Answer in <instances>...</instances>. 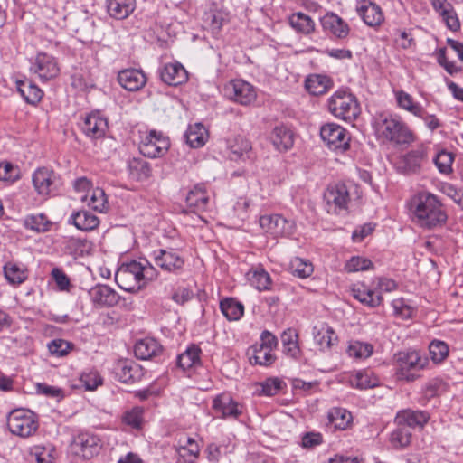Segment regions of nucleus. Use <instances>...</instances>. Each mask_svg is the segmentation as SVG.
Instances as JSON below:
<instances>
[{"label": "nucleus", "mask_w": 463, "mask_h": 463, "mask_svg": "<svg viewBox=\"0 0 463 463\" xmlns=\"http://www.w3.org/2000/svg\"><path fill=\"white\" fill-rule=\"evenodd\" d=\"M412 222L423 229H435L445 224L448 215L439 198L429 192H420L409 203Z\"/></svg>", "instance_id": "nucleus-1"}, {"label": "nucleus", "mask_w": 463, "mask_h": 463, "mask_svg": "<svg viewBox=\"0 0 463 463\" xmlns=\"http://www.w3.org/2000/svg\"><path fill=\"white\" fill-rule=\"evenodd\" d=\"M157 276V269L146 259L132 260L119 266L115 273V281L121 289L133 292Z\"/></svg>", "instance_id": "nucleus-2"}, {"label": "nucleus", "mask_w": 463, "mask_h": 463, "mask_svg": "<svg viewBox=\"0 0 463 463\" xmlns=\"http://www.w3.org/2000/svg\"><path fill=\"white\" fill-rule=\"evenodd\" d=\"M372 127L378 139L397 145H410L415 137L408 125L397 114L381 112L373 116Z\"/></svg>", "instance_id": "nucleus-3"}, {"label": "nucleus", "mask_w": 463, "mask_h": 463, "mask_svg": "<svg viewBox=\"0 0 463 463\" xmlns=\"http://www.w3.org/2000/svg\"><path fill=\"white\" fill-rule=\"evenodd\" d=\"M330 113L344 121L352 122L360 115L361 109L354 94L345 90H336L327 100Z\"/></svg>", "instance_id": "nucleus-4"}, {"label": "nucleus", "mask_w": 463, "mask_h": 463, "mask_svg": "<svg viewBox=\"0 0 463 463\" xmlns=\"http://www.w3.org/2000/svg\"><path fill=\"white\" fill-rule=\"evenodd\" d=\"M7 426L13 434L22 438H27L36 432L39 424L37 417L33 411L24 409H17L9 414Z\"/></svg>", "instance_id": "nucleus-5"}, {"label": "nucleus", "mask_w": 463, "mask_h": 463, "mask_svg": "<svg viewBox=\"0 0 463 463\" xmlns=\"http://www.w3.org/2000/svg\"><path fill=\"white\" fill-rule=\"evenodd\" d=\"M320 137L326 146L336 153H344L350 147L349 132L336 123L323 125L320 128Z\"/></svg>", "instance_id": "nucleus-6"}, {"label": "nucleus", "mask_w": 463, "mask_h": 463, "mask_svg": "<svg viewBox=\"0 0 463 463\" xmlns=\"http://www.w3.org/2000/svg\"><path fill=\"white\" fill-rule=\"evenodd\" d=\"M170 147V140L162 132L151 130L146 132L139 143L140 153L149 158L163 156Z\"/></svg>", "instance_id": "nucleus-7"}, {"label": "nucleus", "mask_w": 463, "mask_h": 463, "mask_svg": "<svg viewBox=\"0 0 463 463\" xmlns=\"http://www.w3.org/2000/svg\"><path fill=\"white\" fill-rule=\"evenodd\" d=\"M33 184L37 194L44 197L56 194L62 185L60 175L46 167L38 168L33 172Z\"/></svg>", "instance_id": "nucleus-8"}, {"label": "nucleus", "mask_w": 463, "mask_h": 463, "mask_svg": "<svg viewBox=\"0 0 463 463\" xmlns=\"http://www.w3.org/2000/svg\"><path fill=\"white\" fill-rule=\"evenodd\" d=\"M324 199L327 213L335 214L345 213L351 200L349 190L343 183L329 185L325 192Z\"/></svg>", "instance_id": "nucleus-9"}, {"label": "nucleus", "mask_w": 463, "mask_h": 463, "mask_svg": "<svg viewBox=\"0 0 463 463\" xmlns=\"http://www.w3.org/2000/svg\"><path fill=\"white\" fill-rule=\"evenodd\" d=\"M151 258L158 268L168 273L177 274L184 266V259L172 248L156 249L152 251Z\"/></svg>", "instance_id": "nucleus-10"}, {"label": "nucleus", "mask_w": 463, "mask_h": 463, "mask_svg": "<svg viewBox=\"0 0 463 463\" xmlns=\"http://www.w3.org/2000/svg\"><path fill=\"white\" fill-rule=\"evenodd\" d=\"M224 91L230 99L243 106L250 105L257 98L254 86L241 79L231 80L225 85Z\"/></svg>", "instance_id": "nucleus-11"}, {"label": "nucleus", "mask_w": 463, "mask_h": 463, "mask_svg": "<svg viewBox=\"0 0 463 463\" xmlns=\"http://www.w3.org/2000/svg\"><path fill=\"white\" fill-rule=\"evenodd\" d=\"M319 21L323 32L331 39L343 41L350 33L349 24L333 12H327Z\"/></svg>", "instance_id": "nucleus-12"}, {"label": "nucleus", "mask_w": 463, "mask_h": 463, "mask_svg": "<svg viewBox=\"0 0 463 463\" xmlns=\"http://www.w3.org/2000/svg\"><path fill=\"white\" fill-rule=\"evenodd\" d=\"M260 225L265 232L274 237L290 236L295 232L294 222L279 214L261 216L260 218Z\"/></svg>", "instance_id": "nucleus-13"}, {"label": "nucleus", "mask_w": 463, "mask_h": 463, "mask_svg": "<svg viewBox=\"0 0 463 463\" xmlns=\"http://www.w3.org/2000/svg\"><path fill=\"white\" fill-rule=\"evenodd\" d=\"M30 71L36 74L42 81L56 78L60 68L54 57L47 53H38L31 63Z\"/></svg>", "instance_id": "nucleus-14"}, {"label": "nucleus", "mask_w": 463, "mask_h": 463, "mask_svg": "<svg viewBox=\"0 0 463 463\" xmlns=\"http://www.w3.org/2000/svg\"><path fill=\"white\" fill-rule=\"evenodd\" d=\"M213 410L222 419L236 420L242 414V405L228 393L217 395L212 405Z\"/></svg>", "instance_id": "nucleus-15"}, {"label": "nucleus", "mask_w": 463, "mask_h": 463, "mask_svg": "<svg viewBox=\"0 0 463 463\" xmlns=\"http://www.w3.org/2000/svg\"><path fill=\"white\" fill-rule=\"evenodd\" d=\"M352 296L361 304L370 307H378L383 304V298L375 288H371L364 282H356L351 287Z\"/></svg>", "instance_id": "nucleus-16"}, {"label": "nucleus", "mask_w": 463, "mask_h": 463, "mask_svg": "<svg viewBox=\"0 0 463 463\" xmlns=\"http://www.w3.org/2000/svg\"><path fill=\"white\" fill-rule=\"evenodd\" d=\"M229 157L232 161H242L252 159L251 143L243 136L237 135L227 140Z\"/></svg>", "instance_id": "nucleus-17"}, {"label": "nucleus", "mask_w": 463, "mask_h": 463, "mask_svg": "<svg viewBox=\"0 0 463 463\" xmlns=\"http://www.w3.org/2000/svg\"><path fill=\"white\" fill-rule=\"evenodd\" d=\"M118 84L128 91H137L146 83L147 78L142 70L125 69L118 74Z\"/></svg>", "instance_id": "nucleus-18"}, {"label": "nucleus", "mask_w": 463, "mask_h": 463, "mask_svg": "<svg viewBox=\"0 0 463 463\" xmlns=\"http://www.w3.org/2000/svg\"><path fill=\"white\" fill-rule=\"evenodd\" d=\"M185 203L191 212H203L208 209L210 193L204 184H195L186 194Z\"/></svg>", "instance_id": "nucleus-19"}, {"label": "nucleus", "mask_w": 463, "mask_h": 463, "mask_svg": "<svg viewBox=\"0 0 463 463\" xmlns=\"http://www.w3.org/2000/svg\"><path fill=\"white\" fill-rule=\"evenodd\" d=\"M89 295L93 306L97 307H114L120 298L113 288L106 285H97L89 290Z\"/></svg>", "instance_id": "nucleus-20"}, {"label": "nucleus", "mask_w": 463, "mask_h": 463, "mask_svg": "<svg viewBox=\"0 0 463 463\" xmlns=\"http://www.w3.org/2000/svg\"><path fill=\"white\" fill-rule=\"evenodd\" d=\"M161 80L171 86H178L188 80V73L180 62L165 63L159 69Z\"/></svg>", "instance_id": "nucleus-21"}, {"label": "nucleus", "mask_w": 463, "mask_h": 463, "mask_svg": "<svg viewBox=\"0 0 463 463\" xmlns=\"http://www.w3.org/2000/svg\"><path fill=\"white\" fill-rule=\"evenodd\" d=\"M420 357L415 351L399 354L396 364V375L400 380L413 381L414 374L411 369L420 367Z\"/></svg>", "instance_id": "nucleus-22"}, {"label": "nucleus", "mask_w": 463, "mask_h": 463, "mask_svg": "<svg viewBox=\"0 0 463 463\" xmlns=\"http://www.w3.org/2000/svg\"><path fill=\"white\" fill-rule=\"evenodd\" d=\"M294 137L292 129L281 124L272 129L269 135V140L278 151L286 152L292 148Z\"/></svg>", "instance_id": "nucleus-23"}, {"label": "nucleus", "mask_w": 463, "mask_h": 463, "mask_svg": "<svg viewBox=\"0 0 463 463\" xmlns=\"http://www.w3.org/2000/svg\"><path fill=\"white\" fill-rule=\"evenodd\" d=\"M334 86V80L326 74L313 73L307 76L305 89L313 96H320L328 92Z\"/></svg>", "instance_id": "nucleus-24"}, {"label": "nucleus", "mask_w": 463, "mask_h": 463, "mask_svg": "<svg viewBox=\"0 0 463 463\" xmlns=\"http://www.w3.org/2000/svg\"><path fill=\"white\" fill-rule=\"evenodd\" d=\"M430 419V415L424 411H413V410H402L399 411L395 417V422L404 427H423Z\"/></svg>", "instance_id": "nucleus-25"}, {"label": "nucleus", "mask_w": 463, "mask_h": 463, "mask_svg": "<svg viewBox=\"0 0 463 463\" xmlns=\"http://www.w3.org/2000/svg\"><path fill=\"white\" fill-rule=\"evenodd\" d=\"M326 417V426L335 430H345L351 426L353 422V416L351 412L341 407L331 408L327 411Z\"/></svg>", "instance_id": "nucleus-26"}, {"label": "nucleus", "mask_w": 463, "mask_h": 463, "mask_svg": "<svg viewBox=\"0 0 463 463\" xmlns=\"http://www.w3.org/2000/svg\"><path fill=\"white\" fill-rule=\"evenodd\" d=\"M175 450L179 459L184 463H194L200 455L199 444L191 437L180 438Z\"/></svg>", "instance_id": "nucleus-27"}, {"label": "nucleus", "mask_w": 463, "mask_h": 463, "mask_svg": "<svg viewBox=\"0 0 463 463\" xmlns=\"http://www.w3.org/2000/svg\"><path fill=\"white\" fill-rule=\"evenodd\" d=\"M136 0H106L109 15L117 20L128 18L136 9Z\"/></svg>", "instance_id": "nucleus-28"}, {"label": "nucleus", "mask_w": 463, "mask_h": 463, "mask_svg": "<svg viewBox=\"0 0 463 463\" xmlns=\"http://www.w3.org/2000/svg\"><path fill=\"white\" fill-rule=\"evenodd\" d=\"M357 13L363 21L371 27L378 26L383 21V14L379 5L364 1L358 7Z\"/></svg>", "instance_id": "nucleus-29"}, {"label": "nucleus", "mask_w": 463, "mask_h": 463, "mask_svg": "<svg viewBox=\"0 0 463 463\" xmlns=\"http://www.w3.org/2000/svg\"><path fill=\"white\" fill-rule=\"evenodd\" d=\"M290 27L299 34L308 36L316 31V23L311 16L303 13L296 12L288 16Z\"/></svg>", "instance_id": "nucleus-30"}, {"label": "nucleus", "mask_w": 463, "mask_h": 463, "mask_svg": "<svg viewBox=\"0 0 463 463\" xmlns=\"http://www.w3.org/2000/svg\"><path fill=\"white\" fill-rule=\"evenodd\" d=\"M162 352L161 345L152 337L138 340L134 346V353L137 359L149 360Z\"/></svg>", "instance_id": "nucleus-31"}, {"label": "nucleus", "mask_w": 463, "mask_h": 463, "mask_svg": "<svg viewBox=\"0 0 463 463\" xmlns=\"http://www.w3.org/2000/svg\"><path fill=\"white\" fill-rule=\"evenodd\" d=\"M313 337L315 343L319 345L321 350L330 348L337 341L334 329L325 323L316 325L313 327Z\"/></svg>", "instance_id": "nucleus-32"}, {"label": "nucleus", "mask_w": 463, "mask_h": 463, "mask_svg": "<svg viewBox=\"0 0 463 463\" xmlns=\"http://www.w3.org/2000/svg\"><path fill=\"white\" fill-rule=\"evenodd\" d=\"M116 376L121 383H134L140 377V367L133 361H119L115 367Z\"/></svg>", "instance_id": "nucleus-33"}, {"label": "nucleus", "mask_w": 463, "mask_h": 463, "mask_svg": "<svg viewBox=\"0 0 463 463\" xmlns=\"http://www.w3.org/2000/svg\"><path fill=\"white\" fill-rule=\"evenodd\" d=\"M247 354L251 364L260 366H269L276 359L274 353L270 349L261 347L257 344L249 348Z\"/></svg>", "instance_id": "nucleus-34"}, {"label": "nucleus", "mask_w": 463, "mask_h": 463, "mask_svg": "<svg viewBox=\"0 0 463 463\" xmlns=\"http://www.w3.org/2000/svg\"><path fill=\"white\" fill-rule=\"evenodd\" d=\"M202 350L196 345H190L177 356V364L184 371L196 367L201 364Z\"/></svg>", "instance_id": "nucleus-35"}, {"label": "nucleus", "mask_w": 463, "mask_h": 463, "mask_svg": "<svg viewBox=\"0 0 463 463\" xmlns=\"http://www.w3.org/2000/svg\"><path fill=\"white\" fill-rule=\"evenodd\" d=\"M350 383L357 389H370L379 384V379L370 369L360 370L350 377Z\"/></svg>", "instance_id": "nucleus-36"}, {"label": "nucleus", "mask_w": 463, "mask_h": 463, "mask_svg": "<svg viewBox=\"0 0 463 463\" xmlns=\"http://www.w3.org/2000/svg\"><path fill=\"white\" fill-rule=\"evenodd\" d=\"M394 97L397 106L413 116H421L423 106L415 101L413 97L408 92L399 90H394Z\"/></svg>", "instance_id": "nucleus-37"}, {"label": "nucleus", "mask_w": 463, "mask_h": 463, "mask_svg": "<svg viewBox=\"0 0 463 463\" xmlns=\"http://www.w3.org/2000/svg\"><path fill=\"white\" fill-rule=\"evenodd\" d=\"M17 90L23 99L29 104L35 105L43 98V91L31 80H18Z\"/></svg>", "instance_id": "nucleus-38"}, {"label": "nucleus", "mask_w": 463, "mask_h": 463, "mask_svg": "<svg viewBox=\"0 0 463 463\" xmlns=\"http://www.w3.org/2000/svg\"><path fill=\"white\" fill-rule=\"evenodd\" d=\"M220 309L229 321H238L244 314V306L233 298H226L220 301Z\"/></svg>", "instance_id": "nucleus-39"}, {"label": "nucleus", "mask_w": 463, "mask_h": 463, "mask_svg": "<svg viewBox=\"0 0 463 463\" xmlns=\"http://www.w3.org/2000/svg\"><path fill=\"white\" fill-rule=\"evenodd\" d=\"M186 143L194 148L203 146L208 139V131L201 123L190 125L185 132Z\"/></svg>", "instance_id": "nucleus-40"}, {"label": "nucleus", "mask_w": 463, "mask_h": 463, "mask_svg": "<svg viewBox=\"0 0 463 463\" xmlns=\"http://www.w3.org/2000/svg\"><path fill=\"white\" fill-rule=\"evenodd\" d=\"M425 157L426 150L424 147L420 146L417 149L411 150L405 154L401 160L402 168L407 173H415L420 168Z\"/></svg>", "instance_id": "nucleus-41"}, {"label": "nucleus", "mask_w": 463, "mask_h": 463, "mask_svg": "<svg viewBox=\"0 0 463 463\" xmlns=\"http://www.w3.org/2000/svg\"><path fill=\"white\" fill-rule=\"evenodd\" d=\"M108 130L107 118L100 111H93L89 114V136L99 139L105 136Z\"/></svg>", "instance_id": "nucleus-42"}, {"label": "nucleus", "mask_w": 463, "mask_h": 463, "mask_svg": "<svg viewBox=\"0 0 463 463\" xmlns=\"http://www.w3.org/2000/svg\"><path fill=\"white\" fill-rule=\"evenodd\" d=\"M30 455L37 463H52L57 457V451L52 444L35 445L30 449Z\"/></svg>", "instance_id": "nucleus-43"}, {"label": "nucleus", "mask_w": 463, "mask_h": 463, "mask_svg": "<svg viewBox=\"0 0 463 463\" xmlns=\"http://www.w3.org/2000/svg\"><path fill=\"white\" fill-rule=\"evenodd\" d=\"M347 354L356 360H364L370 357L373 353V345L361 342V341H350L346 349Z\"/></svg>", "instance_id": "nucleus-44"}, {"label": "nucleus", "mask_w": 463, "mask_h": 463, "mask_svg": "<svg viewBox=\"0 0 463 463\" xmlns=\"http://www.w3.org/2000/svg\"><path fill=\"white\" fill-rule=\"evenodd\" d=\"M52 224L43 213L28 215L24 219V227L38 233L50 231Z\"/></svg>", "instance_id": "nucleus-45"}, {"label": "nucleus", "mask_w": 463, "mask_h": 463, "mask_svg": "<svg viewBox=\"0 0 463 463\" xmlns=\"http://www.w3.org/2000/svg\"><path fill=\"white\" fill-rule=\"evenodd\" d=\"M289 269L294 276L300 279L310 277L314 271L312 262L299 257H295L290 260Z\"/></svg>", "instance_id": "nucleus-46"}, {"label": "nucleus", "mask_w": 463, "mask_h": 463, "mask_svg": "<svg viewBox=\"0 0 463 463\" xmlns=\"http://www.w3.org/2000/svg\"><path fill=\"white\" fill-rule=\"evenodd\" d=\"M281 342L284 352L291 356L296 357L299 353L298 344V333L293 328L286 329L281 335Z\"/></svg>", "instance_id": "nucleus-47"}, {"label": "nucleus", "mask_w": 463, "mask_h": 463, "mask_svg": "<svg viewBox=\"0 0 463 463\" xmlns=\"http://www.w3.org/2000/svg\"><path fill=\"white\" fill-rule=\"evenodd\" d=\"M4 273L8 282L14 285L23 283L27 278L26 269L14 262H7L4 266Z\"/></svg>", "instance_id": "nucleus-48"}, {"label": "nucleus", "mask_w": 463, "mask_h": 463, "mask_svg": "<svg viewBox=\"0 0 463 463\" xmlns=\"http://www.w3.org/2000/svg\"><path fill=\"white\" fill-rule=\"evenodd\" d=\"M122 422L133 430H140L144 423V409L136 406L125 411L122 415Z\"/></svg>", "instance_id": "nucleus-49"}, {"label": "nucleus", "mask_w": 463, "mask_h": 463, "mask_svg": "<svg viewBox=\"0 0 463 463\" xmlns=\"http://www.w3.org/2000/svg\"><path fill=\"white\" fill-rule=\"evenodd\" d=\"M109 207L104 190L99 187L93 189L89 199V208L99 213H106Z\"/></svg>", "instance_id": "nucleus-50"}, {"label": "nucleus", "mask_w": 463, "mask_h": 463, "mask_svg": "<svg viewBox=\"0 0 463 463\" xmlns=\"http://www.w3.org/2000/svg\"><path fill=\"white\" fill-rule=\"evenodd\" d=\"M430 358L435 364L442 363L449 355V348L447 343L441 340H432L429 345Z\"/></svg>", "instance_id": "nucleus-51"}, {"label": "nucleus", "mask_w": 463, "mask_h": 463, "mask_svg": "<svg viewBox=\"0 0 463 463\" xmlns=\"http://www.w3.org/2000/svg\"><path fill=\"white\" fill-rule=\"evenodd\" d=\"M344 269L349 273L370 270L373 269V263L367 258L354 256L345 262Z\"/></svg>", "instance_id": "nucleus-52"}, {"label": "nucleus", "mask_w": 463, "mask_h": 463, "mask_svg": "<svg viewBox=\"0 0 463 463\" xmlns=\"http://www.w3.org/2000/svg\"><path fill=\"white\" fill-rule=\"evenodd\" d=\"M249 280L252 286H254L258 290H267L269 288L270 285V277L268 272L264 269L259 268L248 274Z\"/></svg>", "instance_id": "nucleus-53"}, {"label": "nucleus", "mask_w": 463, "mask_h": 463, "mask_svg": "<svg viewBox=\"0 0 463 463\" xmlns=\"http://www.w3.org/2000/svg\"><path fill=\"white\" fill-rule=\"evenodd\" d=\"M411 433L403 425L399 426L390 435V442L395 449L408 446L411 442Z\"/></svg>", "instance_id": "nucleus-54"}, {"label": "nucleus", "mask_w": 463, "mask_h": 463, "mask_svg": "<svg viewBox=\"0 0 463 463\" xmlns=\"http://www.w3.org/2000/svg\"><path fill=\"white\" fill-rule=\"evenodd\" d=\"M453 161V154L446 150H440L433 158V162L439 171L445 175H448L452 171Z\"/></svg>", "instance_id": "nucleus-55"}, {"label": "nucleus", "mask_w": 463, "mask_h": 463, "mask_svg": "<svg viewBox=\"0 0 463 463\" xmlns=\"http://www.w3.org/2000/svg\"><path fill=\"white\" fill-rule=\"evenodd\" d=\"M130 175L137 180H144L150 176L151 168L149 165L143 160L134 159L129 163Z\"/></svg>", "instance_id": "nucleus-56"}, {"label": "nucleus", "mask_w": 463, "mask_h": 463, "mask_svg": "<svg viewBox=\"0 0 463 463\" xmlns=\"http://www.w3.org/2000/svg\"><path fill=\"white\" fill-rule=\"evenodd\" d=\"M448 389V384L440 378H434L430 380L424 388V394L427 398H432L445 392Z\"/></svg>", "instance_id": "nucleus-57"}, {"label": "nucleus", "mask_w": 463, "mask_h": 463, "mask_svg": "<svg viewBox=\"0 0 463 463\" xmlns=\"http://www.w3.org/2000/svg\"><path fill=\"white\" fill-rule=\"evenodd\" d=\"M391 305L396 317H399L402 319H408L411 317L413 314V308L407 303L404 298H400L393 299Z\"/></svg>", "instance_id": "nucleus-58"}, {"label": "nucleus", "mask_w": 463, "mask_h": 463, "mask_svg": "<svg viewBox=\"0 0 463 463\" xmlns=\"http://www.w3.org/2000/svg\"><path fill=\"white\" fill-rule=\"evenodd\" d=\"M48 349L52 355L62 357L68 354L71 345L63 339H54L48 344Z\"/></svg>", "instance_id": "nucleus-59"}, {"label": "nucleus", "mask_w": 463, "mask_h": 463, "mask_svg": "<svg viewBox=\"0 0 463 463\" xmlns=\"http://www.w3.org/2000/svg\"><path fill=\"white\" fill-rule=\"evenodd\" d=\"M283 382L279 378H269L260 383L261 390L260 394L265 396H273L282 388Z\"/></svg>", "instance_id": "nucleus-60"}, {"label": "nucleus", "mask_w": 463, "mask_h": 463, "mask_svg": "<svg viewBox=\"0 0 463 463\" xmlns=\"http://www.w3.org/2000/svg\"><path fill=\"white\" fill-rule=\"evenodd\" d=\"M68 224L73 225L81 232L87 231V210L81 209L73 211L67 221Z\"/></svg>", "instance_id": "nucleus-61"}, {"label": "nucleus", "mask_w": 463, "mask_h": 463, "mask_svg": "<svg viewBox=\"0 0 463 463\" xmlns=\"http://www.w3.org/2000/svg\"><path fill=\"white\" fill-rule=\"evenodd\" d=\"M36 392L39 394L53 398L57 401H60L64 397L62 389L56 386L48 385L46 383H37Z\"/></svg>", "instance_id": "nucleus-62"}, {"label": "nucleus", "mask_w": 463, "mask_h": 463, "mask_svg": "<svg viewBox=\"0 0 463 463\" xmlns=\"http://www.w3.org/2000/svg\"><path fill=\"white\" fill-rule=\"evenodd\" d=\"M87 439L85 434L75 437L70 444V452L80 458H85Z\"/></svg>", "instance_id": "nucleus-63"}, {"label": "nucleus", "mask_w": 463, "mask_h": 463, "mask_svg": "<svg viewBox=\"0 0 463 463\" xmlns=\"http://www.w3.org/2000/svg\"><path fill=\"white\" fill-rule=\"evenodd\" d=\"M194 298V292L187 287H179L172 294L171 299L178 305H184Z\"/></svg>", "instance_id": "nucleus-64"}]
</instances>
